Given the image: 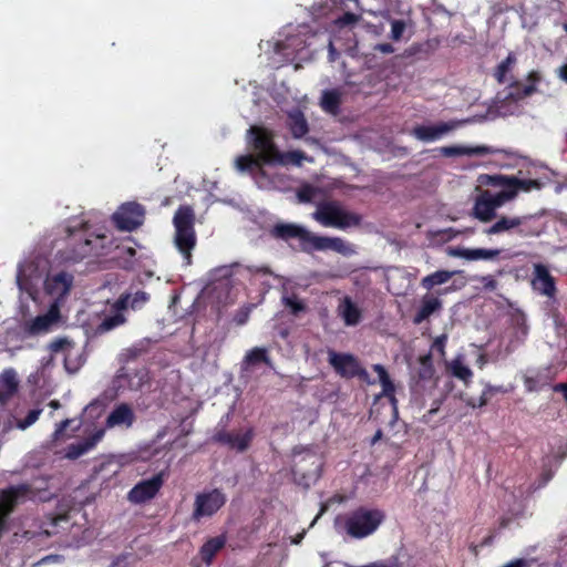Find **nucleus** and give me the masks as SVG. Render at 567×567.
Wrapping results in <instances>:
<instances>
[{"instance_id":"f257e3e1","label":"nucleus","mask_w":567,"mask_h":567,"mask_svg":"<svg viewBox=\"0 0 567 567\" xmlns=\"http://www.w3.org/2000/svg\"><path fill=\"white\" fill-rule=\"evenodd\" d=\"M482 183L498 187L497 193L482 190L475 198L473 215L482 223H489L497 217L496 210L514 200L519 193L540 190L545 183L538 178H520L515 175H482Z\"/></svg>"},{"instance_id":"f03ea898","label":"nucleus","mask_w":567,"mask_h":567,"mask_svg":"<svg viewBox=\"0 0 567 567\" xmlns=\"http://www.w3.org/2000/svg\"><path fill=\"white\" fill-rule=\"evenodd\" d=\"M68 246L65 258L73 262H79L89 257L107 256L114 251L112 259L120 260L127 256L124 262L118 264L126 268L131 260L135 257L136 250L133 247L121 245L114 246V240L106 234H94L90 231L87 221H81L78 226H69Z\"/></svg>"},{"instance_id":"7ed1b4c3","label":"nucleus","mask_w":567,"mask_h":567,"mask_svg":"<svg viewBox=\"0 0 567 567\" xmlns=\"http://www.w3.org/2000/svg\"><path fill=\"white\" fill-rule=\"evenodd\" d=\"M386 518L385 512L379 507L359 505L339 515L337 528L352 539H364L373 535Z\"/></svg>"},{"instance_id":"20e7f679","label":"nucleus","mask_w":567,"mask_h":567,"mask_svg":"<svg viewBox=\"0 0 567 567\" xmlns=\"http://www.w3.org/2000/svg\"><path fill=\"white\" fill-rule=\"evenodd\" d=\"M195 219V212L189 205H181L173 217L174 244L187 265L192 262V251L197 243Z\"/></svg>"},{"instance_id":"39448f33","label":"nucleus","mask_w":567,"mask_h":567,"mask_svg":"<svg viewBox=\"0 0 567 567\" xmlns=\"http://www.w3.org/2000/svg\"><path fill=\"white\" fill-rule=\"evenodd\" d=\"M312 216L322 226L338 229L357 227L362 221L359 214L343 209L341 204L336 200L320 203Z\"/></svg>"},{"instance_id":"423d86ee","label":"nucleus","mask_w":567,"mask_h":567,"mask_svg":"<svg viewBox=\"0 0 567 567\" xmlns=\"http://www.w3.org/2000/svg\"><path fill=\"white\" fill-rule=\"evenodd\" d=\"M33 496V488L28 483L0 488V539L10 530V517L16 508Z\"/></svg>"},{"instance_id":"0eeeda50","label":"nucleus","mask_w":567,"mask_h":567,"mask_svg":"<svg viewBox=\"0 0 567 567\" xmlns=\"http://www.w3.org/2000/svg\"><path fill=\"white\" fill-rule=\"evenodd\" d=\"M537 92L538 89L534 85H523L518 80H514L505 90L496 94L494 99L495 110L503 116L513 115L517 112L520 101Z\"/></svg>"},{"instance_id":"6e6552de","label":"nucleus","mask_w":567,"mask_h":567,"mask_svg":"<svg viewBox=\"0 0 567 567\" xmlns=\"http://www.w3.org/2000/svg\"><path fill=\"white\" fill-rule=\"evenodd\" d=\"M248 134L252 137L251 145L257 153V157L265 165H277L282 163L281 152L275 143V135L272 131L261 127L251 126Z\"/></svg>"},{"instance_id":"1a4fd4ad","label":"nucleus","mask_w":567,"mask_h":567,"mask_svg":"<svg viewBox=\"0 0 567 567\" xmlns=\"http://www.w3.org/2000/svg\"><path fill=\"white\" fill-rule=\"evenodd\" d=\"M329 364L333 368L334 372L343 379L358 378L367 384H374L375 381L371 380L368 371L361 364L360 360L352 353L336 352L329 350L328 352Z\"/></svg>"},{"instance_id":"9d476101","label":"nucleus","mask_w":567,"mask_h":567,"mask_svg":"<svg viewBox=\"0 0 567 567\" xmlns=\"http://www.w3.org/2000/svg\"><path fill=\"white\" fill-rule=\"evenodd\" d=\"M534 215H523V216H507L502 215L493 225L485 228L483 233L487 236L499 235L504 233L516 234L519 237H528L538 235L537 231H534L527 228V223L533 219Z\"/></svg>"},{"instance_id":"9b49d317","label":"nucleus","mask_w":567,"mask_h":567,"mask_svg":"<svg viewBox=\"0 0 567 567\" xmlns=\"http://www.w3.org/2000/svg\"><path fill=\"white\" fill-rule=\"evenodd\" d=\"M145 209L136 202L122 204L113 214L115 227L122 231H133L144 223Z\"/></svg>"},{"instance_id":"f8f14e48","label":"nucleus","mask_w":567,"mask_h":567,"mask_svg":"<svg viewBox=\"0 0 567 567\" xmlns=\"http://www.w3.org/2000/svg\"><path fill=\"white\" fill-rule=\"evenodd\" d=\"M226 503V495L215 488L206 493L196 495L193 519L199 520L202 517H209L217 513Z\"/></svg>"},{"instance_id":"ddd939ff","label":"nucleus","mask_w":567,"mask_h":567,"mask_svg":"<svg viewBox=\"0 0 567 567\" xmlns=\"http://www.w3.org/2000/svg\"><path fill=\"white\" fill-rule=\"evenodd\" d=\"M270 236L285 241L298 239L301 249L310 252L312 233L302 226L291 223H277L271 227Z\"/></svg>"},{"instance_id":"4468645a","label":"nucleus","mask_w":567,"mask_h":567,"mask_svg":"<svg viewBox=\"0 0 567 567\" xmlns=\"http://www.w3.org/2000/svg\"><path fill=\"white\" fill-rule=\"evenodd\" d=\"M61 320V312L56 303H53L44 315L37 316L25 322L24 332L29 336H40L50 332Z\"/></svg>"},{"instance_id":"2eb2a0df","label":"nucleus","mask_w":567,"mask_h":567,"mask_svg":"<svg viewBox=\"0 0 567 567\" xmlns=\"http://www.w3.org/2000/svg\"><path fill=\"white\" fill-rule=\"evenodd\" d=\"M163 474L158 473L148 480L138 482L127 494V499L134 504L145 503L159 492L163 486Z\"/></svg>"},{"instance_id":"dca6fc26","label":"nucleus","mask_w":567,"mask_h":567,"mask_svg":"<svg viewBox=\"0 0 567 567\" xmlns=\"http://www.w3.org/2000/svg\"><path fill=\"white\" fill-rule=\"evenodd\" d=\"M252 439V429H248L244 433H234L221 429L216 431L213 436L214 442L226 445L237 452H245L250 446Z\"/></svg>"},{"instance_id":"f3484780","label":"nucleus","mask_w":567,"mask_h":567,"mask_svg":"<svg viewBox=\"0 0 567 567\" xmlns=\"http://www.w3.org/2000/svg\"><path fill=\"white\" fill-rule=\"evenodd\" d=\"M313 250H333L342 255H348L351 251V248L343 239L339 237H326L312 234L310 251Z\"/></svg>"},{"instance_id":"a211bd4d","label":"nucleus","mask_w":567,"mask_h":567,"mask_svg":"<svg viewBox=\"0 0 567 567\" xmlns=\"http://www.w3.org/2000/svg\"><path fill=\"white\" fill-rule=\"evenodd\" d=\"M533 285L535 289L539 290L547 297H553L556 292L555 279L550 275L548 268L543 264L534 265Z\"/></svg>"},{"instance_id":"6ab92c4d","label":"nucleus","mask_w":567,"mask_h":567,"mask_svg":"<svg viewBox=\"0 0 567 567\" xmlns=\"http://www.w3.org/2000/svg\"><path fill=\"white\" fill-rule=\"evenodd\" d=\"M511 320L514 331L508 344L506 346L507 353L515 351L520 344H523L529 332V328L527 326L526 317L524 313H515L512 316Z\"/></svg>"},{"instance_id":"aec40b11","label":"nucleus","mask_w":567,"mask_h":567,"mask_svg":"<svg viewBox=\"0 0 567 567\" xmlns=\"http://www.w3.org/2000/svg\"><path fill=\"white\" fill-rule=\"evenodd\" d=\"M105 431L103 429L96 430L94 433L89 435L82 441L68 445L65 450V456L69 460H76L83 454L92 450L104 436Z\"/></svg>"},{"instance_id":"412c9836","label":"nucleus","mask_w":567,"mask_h":567,"mask_svg":"<svg viewBox=\"0 0 567 567\" xmlns=\"http://www.w3.org/2000/svg\"><path fill=\"white\" fill-rule=\"evenodd\" d=\"M501 249L455 247L450 249V255L468 261L493 260L501 255Z\"/></svg>"},{"instance_id":"4be33fe9","label":"nucleus","mask_w":567,"mask_h":567,"mask_svg":"<svg viewBox=\"0 0 567 567\" xmlns=\"http://www.w3.org/2000/svg\"><path fill=\"white\" fill-rule=\"evenodd\" d=\"M443 308L442 300L433 293H425L421 299V305L414 315L412 322L416 326L429 319L432 315L441 311Z\"/></svg>"},{"instance_id":"5701e85b","label":"nucleus","mask_w":567,"mask_h":567,"mask_svg":"<svg viewBox=\"0 0 567 567\" xmlns=\"http://www.w3.org/2000/svg\"><path fill=\"white\" fill-rule=\"evenodd\" d=\"M337 312L338 316L343 320L344 324L349 327L357 326L362 319L361 309L349 296H346L343 299H341Z\"/></svg>"},{"instance_id":"b1692460","label":"nucleus","mask_w":567,"mask_h":567,"mask_svg":"<svg viewBox=\"0 0 567 567\" xmlns=\"http://www.w3.org/2000/svg\"><path fill=\"white\" fill-rule=\"evenodd\" d=\"M226 543L227 536L225 534L208 538L198 551L202 561L210 566L215 556L226 546Z\"/></svg>"},{"instance_id":"393cba45","label":"nucleus","mask_w":567,"mask_h":567,"mask_svg":"<svg viewBox=\"0 0 567 567\" xmlns=\"http://www.w3.org/2000/svg\"><path fill=\"white\" fill-rule=\"evenodd\" d=\"M135 415L132 408L126 403L116 405L106 419V425L110 427L117 425L132 426Z\"/></svg>"},{"instance_id":"a878e982","label":"nucleus","mask_w":567,"mask_h":567,"mask_svg":"<svg viewBox=\"0 0 567 567\" xmlns=\"http://www.w3.org/2000/svg\"><path fill=\"white\" fill-rule=\"evenodd\" d=\"M453 128L452 124L440 123L437 125H419L413 128V135L421 141L431 142L440 138Z\"/></svg>"},{"instance_id":"bb28decb","label":"nucleus","mask_w":567,"mask_h":567,"mask_svg":"<svg viewBox=\"0 0 567 567\" xmlns=\"http://www.w3.org/2000/svg\"><path fill=\"white\" fill-rule=\"evenodd\" d=\"M372 369L379 377V382L382 386L381 394L389 399L390 403L393 406V411L396 414L398 413V409H396L398 400L395 398L394 383L392 382L386 369L382 364H380V363L373 364Z\"/></svg>"},{"instance_id":"cd10ccee","label":"nucleus","mask_w":567,"mask_h":567,"mask_svg":"<svg viewBox=\"0 0 567 567\" xmlns=\"http://www.w3.org/2000/svg\"><path fill=\"white\" fill-rule=\"evenodd\" d=\"M18 391V381L12 370L0 374V404H6Z\"/></svg>"},{"instance_id":"c85d7f7f","label":"nucleus","mask_w":567,"mask_h":567,"mask_svg":"<svg viewBox=\"0 0 567 567\" xmlns=\"http://www.w3.org/2000/svg\"><path fill=\"white\" fill-rule=\"evenodd\" d=\"M440 153L445 157H454L462 155H486L489 154L491 151L487 146H443L440 148Z\"/></svg>"},{"instance_id":"c756f323","label":"nucleus","mask_w":567,"mask_h":567,"mask_svg":"<svg viewBox=\"0 0 567 567\" xmlns=\"http://www.w3.org/2000/svg\"><path fill=\"white\" fill-rule=\"evenodd\" d=\"M287 125L295 138L303 137L309 131L308 122L303 113L300 111H295L288 114Z\"/></svg>"},{"instance_id":"7c9ffc66","label":"nucleus","mask_w":567,"mask_h":567,"mask_svg":"<svg viewBox=\"0 0 567 567\" xmlns=\"http://www.w3.org/2000/svg\"><path fill=\"white\" fill-rule=\"evenodd\" d=\"M260 363H265L269 368H272V361L268 354L267 349L261 347H255L249 350L243 360V365L246 368L255 367Z\"/></svg>"},{"instance_id":"2f4dec72","label":"nucleus","mask_w":567,"mask_h":567,"mask_svg":"<svg viewBox=\"0 0 567 567\" xmlns=\"http://www.w3.org/2000/svg\"><path fill=\"white\" fill-rule=\"evenodd\" d=\"M320 105L326 112L333 115L338 114L341 105V93L336 89L323 91Z\"/></svg>"},{"instance_id":"473e14b6","label":"nucleus","mask_w":567,"mask_h":567,"mask_svg":"<svg viewBox=\"0 0 567 567\" xmlns=\"http://www.w3.org/2000/svg\"><path fill=\"white\" fill-rule=\"evenodd\" d=\"M454 271L450 270H437L422 278L421 287L427 291L432 290L436 286L446 284L453 276Z\"/></svg>"},{"instance_id":"72a5a7b5","label":"nucleus","mask_w":567,"mask_h":567,"mask_svg":"<svg viewBox=\"0 0 567 567\" xmlns=\"http://www.w3.org/2000/svg\"><path fill=\"white\" fill-rule=\"evenodd\" d=\"M517 62V58L514 52H509L508 55L495 68L494 78L497 83L503 84L506 82L507 74L513 70Z\"/></svg>"},{"instance_id":"f704fd0d","label":"nucleus","mask_w":567,"mask_h":567,"mask_svg":"<svg viewBox=\"0 0 567 567\" xmlns=\"http://www.w3.org/2000/svg\"><path fill=\"white\" fill-rule=\"evenodd\" d=\"M264 166L265 164L257 156L250 154L240 155L236 158V168L243 173H255L261 171Z\"/></svg>"},{"instance_id":"c9c22d12","label":"nucleus","mask_w":567,"mask_h":567,"mask_svg":"<svg viewBox=\"0 0 567 567\" xmlns=\"http://www.w3.org/2000/svg\"><path fill=\"white\" fill-rule=\"evenodd\" d=\"M419 369L416 372L420 381H430L434 378L435 369L433 365L432 354L427 353L419 358Z\"/></svg>"},{"instance_id":"e433bc0d","label":"nucleus","mask_w":567,"mask_h":567,"mask_svg":"<svg viewBox=\"0 0 567 567\" xmlns=\"http://www.w3.org/2000/svg\"><path fill=\"white\" fill-rule=\"evenodd\" d=\"M126 322V318L121 312H115L114 315L106 316L101 323L96 327V332L102 334L109 332Z\"/></svg>"},{"instance_id":"4c0bfd02","label":"nucleus","mask_w":567,"mask_h":567,"mask_svg":"<svg viewBox=\"0 0 567 567\" xmlns=\"http://www.w3.org/2000/svg\"><path fill=\"white\" fill-rule=\"evenodd\" d=\"M73 348L74 342L68 337L55 338L48 344V350L50 351L51 355L63 353L66 357L70 354Z\"/></svg>"},{"instance_id":"58836bf2","label":"nucleus","mask_w":567,"mask_h":567,"mask_svg":"<svg viewBox=\"0 0 567 567\" xmlns=\"http://www.w3.org/2000/svg\"><path fill=\"white\" fill-rule=\"evenodd\" d=\"M282 303L289 309L292 316H298L300 312L306 311V303L300 300L296 295L284 296Z\"/></svg>"},{"instance_id":"ea45409f","label":"nucleus","mask_w":567,"mask_h":567,"mask_svg":"<svg viewBox=\"0 0 567 567\" xmlns=\"http://www.w3.org/2000/svg\"><path fill=\"white\" fill-rule=\"evenodd\" d=\"M49 285L53 286V288L59 289L62 293H65L71 288L72 277L66 272H59L52 277Z\"/></svg>"},{"instance_id":"a19ab883","label":"nucleus","mask_w":567,"mask_h":567,"mask_svg":"<svg viewBox=\"0 0 567 567\" xmlns=\"http://www.w3.org/2000/svg\"><path fill=\"white\" fill-rule=\"evenodd\" d=\"M499 391V388L487 384L477 400H471L468 404L473 408L485 406L491 398Z\"/></svg>"},{"instance_id":"79ce46f5","label":"nucleus","mask_w":567,"mask_h":567,"mask_svg":"<svg viewBox=\"0 0 567 567\" xmlns=\"http://www.w3.org/2000/svg\"><path fill=\"white\" fill-rule=\"evenodd\" d=\"M499 391V388L487 384L477 400H471L468 404L473 408L485 406L491 398Z\"/></svg>"},{"instance_id":"37998d69","label":"nucleus","mask_w":567,"mask_h":567,"mask_svg":"<svg viewBox=\"0 0 567 567\" xmlns=\"http://www.w3.org/2000/svg\"><path fill=\"white\" fill-rule=\"evenodd\" d=\"M282 163H277V165H287L293 164L296 166H300L302 161L306 159V154L302 151H289L286 153L281 152Z\"/></svg>"},{"instance_id":"c03bdc74","label":"nucleus","mask_w":567,"mask_h":567,"mask_svg":"<svg viewBox=\"0 0 567 567\" xmlns=\"http://www.w3.org/2000/svg\"><path fill=\"white\" fill-rule=\"evenodd\" d=\"M452 373L455 378L463 381H467L473 375L471 369L467 365L457 361L452 364Z\"/></svg>"},{"instance_id":"a18cd8bd","label":"nucleus","mask_w":567,"mask_h":567,"mask_svg":"<svg viewBox=\"0 0 567 567\" xmlns=\"http://www.w3.org/2000/svg\"><path fill=\"white\" fill-rule=\"evenodd\" d=\"M150 300V295L143 290H138L131 295L130 307L133 310L141 309Z\"/></svg>"},{"instance_id":"49530a36","label":"nucleus","mask_w":567,"mask_h":567,"mask_svg":"<svg viewBox=\"0 0 567 567\" xmlns=\"http://www.w3.org/2000/svg\"><path fill=\"white\" fill-rule=\"evenodd\" d=\"M41 412L42 411L40 409L30 410L24 419L17 421V426L20 430H25L27 427L31 426L33 423L37 422Z\"/></svg>"},{"instance_id":"de8ad7c7","label":"nucleus","mask_w":567,"mask_h":567,"mask_svg":"<svg viewBox=\"0 0 567 567\" xmlns=\"http://www.w3.org/2000/svg\"><path fill=\"white\" fill-rule=\"evenodd\" d=\"M405 29L406 23L404 20H393L391 22V39L394 41L401 40Z\"/></svg>"},{"instance_id":"09e8293b","label":"nucleus","mask_w":567,"mask_h":567,"mask_svg":"<svg viewBox=\"0 0 567 567\" xmlns=\"http://www.w3.org/2000/svg\"><path fill=\"white\" fill-rule=\"evenodd\" d=\"M73 423H75V420H74V419H65V420L61 421V422L56 425V427H55V430H54L53 437H54L55 440H60V439H62V437L64 436L65 431H66L69 427H71V425H72Z\"/></svg>"},{"instance_id":"8fccbe9b","label":"nucleus","mask_w":567,"mask_h":567,"mask_svg":"<svg viewBox=\"0 0 567 567\" xmlns=\"http://www.w3.org/2000/svg\"><path fill=\"white\" fill-rule=\"evenodd\" d=\"M130 299H131V293H123L118 297V299L114 302L113 305V309L115 310V312H121L123 310H126L127 308H131L130 307Z\"/></svg>"},{"instance_id":"3c124183","label":"nucleus","mask_w":567,"mask_h":567,"mask_svg":"<svg viewBox=\"0 0 567 567\" xmlns=\"http://www.w3.org/2000/svg\"><path fill=\"white\" fill-rule=\"evenodd\" d=\"M478 281L487 291H494L497 288V281L492 275L482 276Z\"/></svg>"},{"instance_id":"603ef678","label":"nucleus","mask_w":567,"mask_h":567,"mask_svg":"<svg viewBox=\"0 0 567 567\" xmlns=\"http://www.w3.org/2000/svg\"><path fill=\"white\" fill-rule=\"evenodd\" d=\"M146 349L143 346L135 344L125 351V357L127 360H135L141 357Z\"/></svg>"},{"instance_id":"864d4df0","label":"nucleus","mask_w":567,"mask_h":567,"mask_svg":"<svg viewBox=\"0 0 567 567\" xmlns=\"http://www.w3.org/2000/svg\"><path fill=\"white\" fill-rule=\"evenodd\" d=\"M527 85H534V87L538 89L537 84L542 81V74L538 71L533 70L527 74Z\"/></svg>"},{"instance_id":"5fc2aeb1","label":"nucleus","mask_w":567,"mask_h":567,"mask_svg":"<svg viewBox=\"0 0 567 567\" xmlns=\"http://www.w3.org/2000/svg\"><path fill=\"white\" fill-rule=\"evenodd\" d=\"M446 340H447V337L445 334L437 337L434 340L432 348L440 351L441 353H444V347H445Z\"/></svg>"},{"instance_id":"6e6d98bb","label":"nucleus","mask_w":567,"mask_h":567,"mask_svg":"<svg viewBox=\"0 0 567 567\" xmlns=\"http://www.w3.org/2000/svg\"><path fill=\"white\" fill-rule=\"evenodd\" d=\"M374 50L383 54H391L394 52V47L391 43H378Z\"/></svg>"},{"instance_id":"4d7b16f0","label":"nucleus","mask_w":567,"mask_h":567,"mask_svg":"<svg viewBox=\"0 0 567 567\" xmlns=\"http://www.w3.org/2000/svg\"><path fill=\"white\" fill-rule=\"evenodd\" d=\"M248 270L252 274L271 275V270L268 266H249Z\"/></svg>"},{"instance_id":"13d9d810","label":"nucleus","mask_w":567,"mask_h":567,"mask_svg":"<svg viewBox=\"0 0 567 567\" xmlns=\"http://www.w3.org/2000/svg\"><path fill=\"white\" fill-rule=\"evenodd\" d=\"M527 566H528V563H527L526 559L517 558V559L511 560L509 563H507L503 567H527Z\"/></svg>"},{"instance_id":"bf43d9fd","label":"nucleus","mask_w":567,"mask_h":567,"mask_svg":"<svg viewBox=\"0 0 567 567\" xmlns=\"http://www.w3.org/2000/svg\"><path fill=\"white\" fill-rule=\"evenodd\" d=\"M555 392H560L567 403V383H558L554 385Z\"/></svg>"},{"instance_id":"052dcab7","label":"nucleus","mask_w":567,"mask_h":567,"mask_svg":"<svg viewBox=\"0 0 567 567\" xmlns=\"http://www.w3.org/2000/svg\"><path fill=\"white\" fill-rule=\"evenodd\" d=\"M339 55V52L333 47L332 42L329 43V61L333 62L336 61L337 56Z\"/></svg>"},{"instance_id":"680f3d73","label":"nucleus","mask_w":567,"mask_h":567,"mask_svg":"<svg viewBox=\"0 0 567 567\" xmlns=\"http://www.w3.org/2000/svg\"><path fill=\"white\" fill-rule=\"evenodd\" d=\"M558 76L560 78L561 81L567 83V63L563 64L558 69Z\"/></svg>"},{"instance_id":"e2e57ef3","label":"nucleus","mask_w":567,"mask_h":567,"mask_svg":"<svg viewBox=\"0 0 567 567\" xmlns=\"http://www.w3.org/2000/svg\"><path fill=\"white\" fill-rule=\"evenodd\" d=\"M357 20L355 16L352 13H344V16L340 19L343 24L354 22Z\"/></svg>"},{"instance_id":"0e129e2a","label":"nucleus","mask_w":567,"mask_h":567,"mask_svg":"<svg viewBox=\"0 0 567 567\" xmlns=\"http://www.w3.org/2000/svg\"><path fill=\"white\" fill-rule=\"evenodd\" d=\"M382 435H383L382 430H378L375 432V434L373 435L371 443L375 444L382 437Z\"/></svg>"},{"instance_id":"69168bd1","label":"nucleus","mask_w":567,"mask_h":567,"mask_svg":"<svg viewBox=\"0 0 567 567\" xmlns=\"http://www.w3.org/2000/svg\"><path fill=\"white\" fill-rule=\"evenodd\" d=\"M147 380H148L147 372H146V371H143V372L141 373V377H140V383H138L137 388H141V386H142V384H143L145 381H147Z\"/></svg>"},{"instance_id":"338daca9","label":"nucleus","mask_w":567,"mask_h":567,"mask_svg":"<svg viewBox=\"0 0 567 567\" xmlns=\"http://www.w3.org/2000/svg\"><path fill=\"white\" fill-rule=\"evenodd\" d=\"M299 198H300L301 200H303V202H307V200H309V199H310V195H309L308 193H306V192H300V193H299Z\"/></svg>"},{"instance_id":"774afa93","label":"nucleus","mask_w":567,"mask_h":567,"mask_svg":"<svg viewBox=\"0 0 567 567\" xmlns=\"http://www.w3.org/2000/svg\"><path fill=\"white\" fill-rule=\"evenodd\" d=\"M49 405H50L52 409H54V410H56V409H59V408L61 406V404H60V402H59L58 400H52V401L49 403Z\"/></svg>"}]
</instances>
